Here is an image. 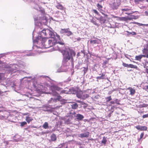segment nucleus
I'll return each mask as SVG.
<instances>
[{
    "mask_svg": "<svg viewBox=\"0 0 148 148\" xmlns=\"http://www.w3.org/2000/svg\"><path fill=\"white\" fill-rule=\"evenodd\" d=\"M92 11L98 16H100V14L99 12L96 10L93 9L92 10Z\"/></svg>",
    "mask_w": 148,
    "mask_h": 148,
    "instance_id": "obj_32",
    "label": "nucleus"
},
{
    "mask_svg": "<svg viewBox=\"0 0 148 148\" xmlns=\"http://www.w3.org/2000/svg\"><path fill=\"white\" fill-rule=\"evenodd\" d=\"M115 102L116 104L118 105H119L120 104V103H119V101L118 99H116L115 100Z\"/></svg>",
    "mask_w": 148,
    "mask_h": 148,
    "instance_id": "obj_42",
    "label": "nucleus"
},
{
    "mask_svg": "<svg viewBox=\"0 0 148 148\" xmlns=\"http://www.w3.org/2000/svg\"><path fill=\"white\" fill-rule=\"evenodd\" d=\"M65 143H63L60 144V145H59V148H61L62 147L64 146H65Z\"/></svg>",
    "mask_w": 148,
    "mask_h": 148,
    "instance_id": "obj_36",
    "label": "nucleus"
},
{
    "mask_svg": "<svg viewBox=\"0 0 148 148\" xmlns=\"http://www.w3.org/2000/svg\"><path fill=\"white\" fill-rule=\"evenodd\" d=\"M89 97V95L88 94L83 92L81 99H85Z\"/></svg>",
    "mask_w": 148,
    "mask_h": 148,
    "instance_id": "obj_16",
    "label": "nucleus"
},
{
    "mask_svg": "<svg viewBox=\"0 0 148 148\" xmlns=\"http://www.w3.org/2000/svg\"><path fill=\"white\" fill-rule=\"evenodd\" d=\"M43 127L45 129L48 128L49 127L48 123L47 122H45L44 124L43 125Z\"/></svg>",
    "mask_w": 148,
    "mask_h": 148,
    "instance_id": "obj_25",
    "label": "nucleus"
},
{
    "mask_svg": "<svg viewBox=\"0 0 148 148\" xmlns=\"http://www.w3.org/2000/svg\"><path fill=\"white\" fill-rule=\"evenodd\" d=\"M82 93L83 92L82 91L78 92L76 94L77 97L81 99Z\"/></svg>",
    "mask_w": 148,
    "mask_h": 148,
    "instance_id": "obj_19",
    "label": "nucleus"
},
{
    "mask_svg": "<svg viewBox=\"0 0 148 148\" xmlns=\"http://www.w3.org/2000/svg\"><path fill=\"white\" fill-rule=\"evenodd\" d=\"M73 114V115H75V116H76L75 115V114H76V113L75 112H73V113H72Z\"/></svg>",
    "mask_w": 148,
    "mask_h": 148,
    "instance_id": "obj_52",
    "label": "nucleus"
},
{
    "mask_svg": "<svg viewBox=\"0 0 148 148\" xmlns=\"http://www.w3.org/2000/svg\"><path fill=\"white\" fill-rule=\"evenodd\" d=\"M127 33V35H135L136 34V33L135 32H129L128 31H127L126 32Z\"/></svg>",
    "mask_w": 148,
    "mask_h": 148,
    "instance_id": "obj_28",
    "label": "nucleus"
},
{
    "mask_svg": "<svg viewBox=\"0 0 148 148\" xmlns=\"http://www.w3.org/2000/svg\"><path fill=\"white\" fill-rule=\"evenodd\" d=\"M139 0H134V1L136 3H138Z\"/></svg>",
    "mask_w": 148,
    "mask_h": 148,
    "instance_id": "obj_51",
    "label": "nucleus"
},
{
    "mask_svg": "<svg viewBox=\"0 0 148 148\" xmlns=\"http://www.w3.org/2000/svg\"><path fill=\"white\" fill-rule=\"evenodd\" d=\"M48 29H44L41 32V34L42 36H47V33H48ZM42 38H44L43 37H42Z\"/></svg>",
    "mask_w": 148,
    "mask_h": 148,
    "instance_id": "obj_10",
    "label": "nucleus"
},
{
    "mask_svg": "<svg viewBox=\"0 0 148 148\" xmlns=\"http://www.w3.org/2000/svg\"><path fill=\"white\" fill-rule=\"evenodd\" d=\"M53 95L54 96H57L56 99L57 100H58L59 101L64 102L65 101V100L64 99H62V97L60 96L59 95L58 93L56 92H54L52 91Z\"/></svg>",
    "mask_w": 148,
    "mask_h": 148,
    "instance_id": "obj_4",
    "label": "nucleus"
},
{
    "mask_svg": "<svg viewBox=\"0 0 148 148\" xmlns=\"http://www.w3.org/2000/svg\"><path fill=\"white\" fill-rule=\"evenodd\" d=\"M90 22L96 25L99 26V25L96 22L95 18L93 17H92V19L90 20Z\"/></svg>",
    "mask_w": 148,
    "mask_h": 148,
    "instance_id": "obj_15",
    "label": "nucleus"
},
{
    "mask_svg": "<svg viewBox=\"0 0 148 148\" xmlns=\"http://www.w3.org/2000/svg\"><path fill=\"white\" fill-rule=\"evenodd\" d=\"M145 13L146 15L148 16V11H145Z\"/></svg>",
    "mask_w": 148,
    "mask_h": 148,
    "instance_id": "obj_47",
    "label": "nucleus"
},
{
    "mask_svg": "<svg viewBox=\"0 0 148 148\" xmlns=\"http://www.w3.org/2000/svg\"><path fill=\"white\" fill-rule=\"evenodd\" d=\"M147 129V127L145 126L139 127V130H140L145 131Z\"/></svg>",
    "mask_w": 148,
    "mask_h": 148,
    "instance_id": "obj_22",
    "label": "nucleus"
},
{
    "mask_svg": "<svg viewBox=\"0 0 148 148\" xmlns=\"http://www.w3.org/2000/svg\"><path fill=\"white\" fill-rule=\"evenodd\" d=\"M55 39L57 42V44L58 43L62 45H64L63 40L60 38V36L59 35L56 34V39Z\"/></svg>",
    "mask_w": 148,
    "mask_h": 148,
    "instance_id": "obj_3",
    "label": "nucleus"
},
{
    "mask_svg": "<svg viewBox=\"0 0 148 148\" xmlns=\"http://www.w3.org/2000/svg\"><path fill=\"white\" fill-rule=\"evenodd\" d=\"M12 69V70H11V71H12V72H13V70L12 69Z\"/></svg>",
    "mask_w": 148,
    "mask_h": 148,
    "instance_id": "obj_58",
    "label": "nucleus"
},
{
    "mask_svg": "<svg viewBox=\"0 0 148 148\" xmlns=\"http://www.w3.org/2000/svg\"><path fill=\"white\" fill-rule=\"evenodd\" d=\"M106 102H108L109 101H110L112 99L111 96H110L108 97H106Z\"/></svg>",
    "mask_w": 148,
    "mask_h": 148,
    "instance_id": "obj_30",
    "label": "nucleus"
},
{
    "mask_svg": "<svg viewBox=\"0 0 148 148\" xmlns=\"http://www.w3.org/2000/svg\"><path fill=\"white\" fill-rule=\"evenodd\" d=\"M142 117L143 118H145L148 117V114L143 115L142 116Z\"/></svg>",
    "mask_w": 148,
    "mask_h": 148,
    "instance_id": "obj_39",
    "label": "nucleus"
},
{
    "mask_svg": "<svg viewBox=\"0 0 148 148\" xmlns=\"http://www.w3.org/2000/svg\"><path fill=\"white\" fill-rule=\"evenodd\" d=\"M106 137H103V139L101 141V143L103 144L104 145H105L107 142V140H106Z\"/></svg>",
    "mask_w": 148,
    "mask_h": 148,
    "instance_id": "obj_20",
    "label": "nucleus"
},
{
    "mask_svg": "<svg viewBox=\"0 0 148 148\" xmlns=\"http://www.w3.org/2000/svg\"><path fill=\"white\" fill-rule=\"evenodd\" d=\"M119 20L121 21H126L127 18L125 17H120L119 18Z\"/></svg>",
    "mask_w": 148,
    "mask_h": 148,
    "instance_id": "obj_29",
    "label": "nucleus"
},
{
    "mask_svg": "<svg viewBox=\"0 0 148 148\" xmlns=\"http://www.w3.org/2000/svg\"><path fill=\"white\" fill-rule=\"evenodd\" d=\"M57 42L56 40L53 38L48 39L47 38H42V43L45 48H49L54 46L57 44Z\"/></svg>",
    "mask_w": 148,
    "mask_h": 148,
    "instance_id": "obj_1",
    "label": "nucleus"
},
{
    "mask_svg": "<svg viewBox=\"0 0 148 148\" xmlns=\"http://www.w3.org/2000/svg\"><path fill=\"white\" fill-rule=\"evenodd\" d=\"M1 78V73H0V79Z\"/></svg>",
    "mask_w": 148,
    "mask_h": 148,
    "instance_id": "obj_55",
    "label": "nucleus"
},
{
    "mask_svg": "<svg viewBox=\"0 0 148 148\" xmlns=\"http://www.w3.org/2000/svg\"><path fill=\"white\" fill-rule=\"evenodd\" d=\"M127 89L129 90L130 92V94L132 95H133L135 92V90L131 87H129Z\"/></svg>",
    "mask_w": 148,
    "mask_h": 148,
    "instance_id": "obj_12",
    "label": "nucleus"
},
{
    "mask_svg": "<svg viewBox=\"0 0 148 148\" xmlns=\"http://www.w3.org/2000/svg\"><path fill=\"white\" fill-rule=\"evenodd\" d=\"M75 116L76 117V119L79 120L81 121L84 118V116L79 114H77Z\"/></svg>",
    "mask_w": 148,
    "mask_h": 148,
    "instance_id": "obj_11",
    "label": "nucleus"
},
{
    "mask_svg": "<svg viewBox=\"0 0 148 148\" xmlns=\"http://www.w3.org/2000/svg\"><path fill=\"white\" fill-rule=\"evenodd\" d=\"M104 15H105V16L107 17L108 16V15H107L104 14Z\"/></svg>",
    "mask_w": 148,
    "mask_h": 148,
    "instance_id": "obj_59",
    "label": "nucleus"
},
{
    "mask_svg": "<svg viewBox=\"0 0 148 148\" xmlns=\"http://www.w3.org/2000/svg\"><path fill=\"white\" fill-rule=\"evenodd\" d=\"M21 125H20L21 127H23L24 125H25L27 124V123L25 121H24L20 123Z\"/></svg>",
    "mask_w": 148,
    "mask_h": 148,
    "instance_id": "obj_33",
    "label": "nucleus"
},
{
    "mask_svg": "<svg viewBox=\"0 0 148 148\" xmlns=\"http://www.w3.org/2000/svg\"><path fill=\"white\" fill-rule=\"evenodd\" d=\"M25 120L27 122L29 123L31 121L33 120V119L31 117L29 116H27L26 117Z\"/></svg>",
    "mask_w": 148,
    "mask_h": 148,
    "instance_id": "obj_18",
    "label": "nucleus"
},
{
    "mask_svg": "<svg viewBox=\"0 0 148 148\" xmlns=\"http://www.w3.org/2000/svg\"><path fill=\"white\" fill-rule=\"evenodd\" d=\"M90 43L93 45L99 44L100 43V40H99L98 39H97L95 40H91L90 41Z\"/></svg>",
    "mask_w": 148,
    "mask_h": 148,
    "instance_id": "obj_13",
    "label": "nucleus"
},
{
    "mask_svg": "<svg viewBox=\"0 0 148 148\" xmlns=\"http://www.w3.org/2000/svg\"><path fill=\"white\" fill-rule=\"evenodd\" d=\"M89 136V133L88 132H87L83 133H81L80 134L79 136L81 138H88Z\"/></svg>",
    "mask_w": 148,
    "mask_h": 148,
    "instance_id": "obj_9",
    "label": "nucleus"
},
{
    "mask_svg": "<svg viewBox=\"0 0 148 148\" xmlns=\"http://www.w3.org/2000/svg\"><path fill=\"white\" fill-rule=\"evenodd\" d=\"M136 128L138 129L139 130V126H138L136 127Z\"/></svg>",
    "mask_w": 148,
    "mask_h": 148,
    "instance_id": "obj_53",
    "label": "nucleus"
},
{
    "mask_svg": "<svg viewBox=\"0 0 148 148\" xmlns=\"http://www.w3.org/2000/svg\"><path fill=\"white\" fill-rule=\"evenodd\" d=\"M128 66V68H132L137 69L138 68L137 66L133 65L132 64H129Z\"/></svg>",
    "mask_w": 148,
    "mask_h": 148,
    "instance_id": "obj_27",
    "label": "nucleus"
},
{
    "mask_svg": "<svg viewBox=\"0 0 148 148\" xmlns=\"http://www.w3.org/2000/svg\"><path fill=\"white\" fill-rule=\"evenodd\" d=\"M83 68H84V69L83 70L84 72V74H85L88 71V66H87V67H84Z\"/></svg>",
    "mask_w": 148,
    "mask_h": 148,
    "instance_id": "obj_31",
    "label": "nucleus"
},
{
    "mask_svg": "<svg viewBox=\"0 0 148 148\" xmlns=\"http://www.w3.org/2000/svg\"><path fill=\"white\" fill-rule=\"evenodd\" d=\"M143 56L148 58V50L146 49H144L143 50Z\"/></svg>",
    "mask_w": 148,
    "mask_h": 148,
    "instance_id": "obj_14",
    "label": "nucleus"
},
{
    "mask_svg": "<svg viewBox=\"0 0 148 148\" xmlns=\"http://www.w3.org/2000/svg\"><path fill=\"white\" fill-rule=\"evenodd\" d=\"M108 63V61H106L105 62H104L103 63V65H106Z\"/></svg>",
    "mask_w": 148,
    "mask_h": 148,
    "instance_id": "obj_44",
    "label": "nucleus"
},
{
    "mask_svg": "<svg viewBox=\"0 0 148 148\" xmlns=\"http://www.w3.org/2000/svg\"><path fill=\"white\" fill-rule=\"evenodd\" d=\"M54 88L55 90H57L58 91H60L61 90V88L57 86H55Z\"/></svg>",
    "mask_w": 148,
    "mask_h": 148,
    "instance_id": "obj_35",
    "label": "nucleus"
},
{
    "mask_svg": "<svg viewBox=\"0 0 148 148\" xmlns=\"http://www.w3.org/2000/svg\"><path fill=\"white\" fill-rule=\"evenodd\" d=\"M56 8L62 10L64 9L63 7L61 4H58L56 6Z\"/></svg>",
    "mask_w": 148,
    "mask_h": 148,
    "instance_id": "obj_23",
    "label": "nucleus"
},
{
    "mask_svg": "<svg viewBox=\"0 0 148 148\" xmlns=\"http://www.w3.org/2000/svg\"><path fill=\"white\" fill-rule=\"evenodd\" d=\"M67 33V35L68 36H70L72 34V32L70 31H69V30L67 31V32L66 33Z\"/></svg>",
    "mask_w": 148,
    "mask_h": 148,
    "instance_id": "obj_38",
    "label": "nucleus"
},
{
    "mask_svg": "<svg viewBox=\"0 0 148 148\" xmlns=\"http://www.w3.org/2000/svg\"><path fill=\"white\" fill-rule=\"evenodd\" d=\"M67 147H68L67 146L66 147V148H67Z\"/></svg>",
    "mask_w": 148,
    "mask_h": 148,
    "instance_id": "obj_61",
    "label": "nucleus"
},
{
    "mask_svg": "<svg viewBox=\"0 0 148 148\" xmlns=\"http://www.w3.org/2000/svg\"><path fill=\"white\" fill-rule=\"evenodd\" d=\"M97 20L99 21L101 23H104L106 20V18L105 17L101 16L100 18L95 17Z\"/></svg>",
    "mask_w": 148,
    "mask_h": 148,
    "instance_id": "obj_8",
    "label": "nucleus"
},
{
    "mask_svg": "<svg viewBox=\"0 0 148 148\" xmlns=\"http://www.w3.org/2000/svg\"><path fill=\"white\" fill-rule=\"evenodd\" d=\"M121 10L122 11H127L130 10V9H128V8H124V9H121Z\"/></svg>",
    "mask_w": 148,
    "mask_h": 148,
    "instance_id": "obj_40",
    "label": "nucleus"
},
{
    "mask_svg": "<svg viewBox=\"0 0 148 148\" xmlns=\"http://www.w3.org/2000/svg\"><path fill=\"white\" fill-rule=\"evenodd\" d=\"M97 6L98 8V9L99 10H101L103 8V6L100 5L99 3H98L97 4Z\"/></svg>",
    "mask_w": 148,
    "mask_h": 148,
    "instance_id": "obj_26",
    "label": "nucleus"
},
{
    "mask_svg": "<svg viewBox=\"0 0 148 148\" xmlns=\"http://www.w3.org/2000/svg\"><path fill=\"white\" fill-rule=\"evenodd\" d=\"M145 88L146 89L148 90V85H147L146 86H145Z\"/></svg>",
    "mask_w": 148,
    "mask_h": 148,
    "instance_id": "obj_49",
    "label": "nucleus"
},
{
    "mask_svg": "<svg viewBox=\"0 0 148 148\" xmlns=\"http://www.w3.org/2000/svg\"><path fill=\"white\" fill-rule=\"evenodd\" d=\"M77 57H79L80 56V53H78L77 54Z\"/></svg>",
    "mask_w": 148,
    "mask_h": 148,
    "instance_id": "obj_50",
    "label": "nucleus"
},
{
    "mask_svg": "<svg viewBox=\"0 0 148 148\" xmlns=\"http://www.w3.org/2000/svg\"><path fill=\"white\" fill-rule=\"evenodd\" d=\"M146 1L147 2H148V0H146Z\"/></svg>",
    "mask_w": 148,
    "mask_h": 148,
    "instance_id": "obj_60",
    "label": "nucleus"
},
{
    "mask_svg": "<svg viewBox=\"0 0 148 148\" xmlns=\"http://www.w3.org/2000/svg\"><path fill=\"white\" fill-rule=\"evenodd\" d=\"M51 140L52 141H55L56 140L57 138L56 135L54 134H53L51 136Z\"/></svg>",
    "mask_w": 148,
    "mask_h": 148,
    "instance_id": "obj_17",
    "label": "nucleus"
},
{
    "mask_svg": "<svg viewBox=\"0 0 148 148\" xmlns=\"http://www.w3.org/2000/svg\"><path fill=\"white\" fill-rule=\"evenodd\" d=\"M110 103L112 104H114L115 102H114V101H111L110 102Z\"/></svg>",
    "mask_w": 148,
    "mask_h": 148,
    "instance_id": "obj_46",
    "label": "nucleus"
},
{
    "mask_svg": "<svg viewBox=\"0 0 148 148\" xmlns=\"http://www.w3.org/2000/svg\"><path fill=\"white\" fill-rule=\"evenodd\" d=\"M66 91L65 90H62L60 93V94H62L63 93H67L66 92Z\"/></svg>",
    "mask_w": 148,
    "mask_h": 148,
    "instance_id": "obj_41",
    "label": "nucleus"
},
{
    "mask_svg": "<svg viewBox=\"0 0 148 148\" xmlns=\"http://www.w3.org/2000/svg\"><path fill=\"white\" fill-rule=\"evenodd\" d=\"M63 56V62L64 63H66L68 60L70 59L71 60V58L69 55V52L67 51L64 50L62 52Z\"/></svg>",
    "mask_w": 148,
    "mask_h": 148,
    "instance_id": "obj_2",
    "label": "nucleus"
},
{
    "mask_svg": "<svg viewBox=\"0 0 148 148\" xmlns=\"http://www.w3.org/2000/svg\"><path fill=\"white\" fill-rule=\"evenodd\" d=\"M105 74L102 73L101 76H98L97 77V79H103L104 78V76Z\"/></svg>",
    "mask_w": 148,
    "mask_h": 148,
    "instance_id": "obj_21",
    "label": "nucleus"
},
{
    "mask_svg": "<svg viewBox=\"0 0 148 148\" xmlns=\"http://www.w3.org/2000/svg\"><path fill=\"white\" fill-rule=\"evenodd\" d=\"M69 28L66 29H62V31L64 33H66L67 31L69 30Z\"/></svg>",
    "mask_w": 148,
    "mask_h": 148,
    "instance_id": "obj_34",
    "label": "nucleus"
},
{
    "mask_svg": "<svg viewBox=\"0 0 148 148\" xmlns=\"http://www.w3.org/2000/svg\"><path fill=\"white\" fill-rule=\"evenodd\" d=\"M120 5V3L117 1L114 2L111 6V8L113 10L117 9Z\"/></svg>",
    "mask_w": 148,
    "mask_h": 148,
    "instance_id": "obj_6",
    "label": "nucleus"
},
{
    "mask_svg": "<svg viewBox=\"0 0 148 148\" xmlns=\"http://www.w3.org/2000/svg\"><path fill=\"white\" fill-rule=\"evenodd\" d=\"M122 65H123V66H124V67H127V68H128L129 64H126L124 62H123Z\"/></svg>",
    "mask_w": 148,
    "mask_h": 148,
    "instance_id": "obj_37",
    "label": "nucleus"
},
{
    "mask_svg": "<svg viewBox=\"0 0 148 148\" xmlns=\"http://www.w3.org/2000/svg\"><path fill=\"white\" fill-rule=\"evenodd\" d=\"M48 33H47V36H46V38H53L54 36V33L50 30L49 29H48Z\"/></svg>",
    "mask_w": 148,
    "mask_h": 148,
    "instance_id": "obj_7",
    "label": "nucleus"
},
{
    "mask_svg": "<svg viewBox=\"0 0 148 148\" xmlns=\"http://www.w3.org/2000/svg\"><path fill=\"white\" fill-rule=\"evenodd\" d=\"M77 101L79 103H80V101Z\"/></svg>",
    "mask_w": 148,
    "mask_h": 148,
    "instance_id": "obj_57",
    "label": "nucleus"
},
{
    "mask_svg": "<svg viewBox=\"0 0 148 148\" xmlns=\"http://www.w3.org/2000/svg\"><path fill=\"white\" fill-rule=\"evenodd\" d=\"M78 106V104L77 103H75L71 105V108L74 109H76Z\"/></svg>",
    "mask_w": 148,
    "mask_h": 148,
    "instance_id": "obj_24",
    "label": "nucleus"
},
{
    "mask_svg": "<svg viewBox=\"0 0 148 148\" xmlns=\"http://www.w3.org/2000/svg\"><path fill=\"white\" fill-rule=\"evenodd\" d=\"M146 72L148 73V69H147Z\"/></svg>",
    "mask_w": 148,
    "mask_h": 148,
    "instance_id": "obj_54",
    "label": "nucleus"
},
{
    "mask_svg": "<svg viewBox=\"0 0 148 148\" xmlns=\"http://www.w3.org/2000/svg\"><path fill=\"white\" fill-rule=\"evenodd\" d=\"M79 148H82V147H80Z\"/></svg>",
    "mask_w": 148,
    "mask_h": 148,
    "instance_id": "obj_62",
    "label": "nucleus"
},
{
    "mask_svg": "<svg viewBox=\"0 0 148 148\" xmlns=\"http://www.w3.org/2000/svg\"><path fill=\"white\" fill-rule=\"evenodd\" d=\"M139 26H140V25H142V24H140V23H139Z\"/></svg>",
    "mask_w": 148,
    "mask_h": 148,
    "instance_id": "obj_56",
    "label": "nucleus"
},
{
    "mask_svg": "<svg viewBox=\"0 0 148 148\" xmlns=\"http://www.w3.org/2000/svg\"><path fill=\"white\" fill-rule=\"evenodd\" d=\"M55 49L56 50H60V48H59V47H57V48H55Z\"/></svg>",
    "mask_w": 148,
    "mask_h": 148,
    "instance_id": "obj_48",
    "label": "nucleus"
},
{
    "mask_svg": "<svg viewBox=\"0 0 148 148\" xmlns=\"http://www.w3.org/2000/svg\"><path fill=\"white\" fill-rule=\"evenodd\" d=\"M144 135V132H143V133H142L140 135V139H141L143 138V136Z\"/></svg>",
    "mask_w": 148,
    "mask_h": 148,
    "instance_id": "obj_43",
    "label": "nucleus"
},
{
    "mask_svg": "<svg viewBox=\"0 0 148 148\" xmlns=\"http://www.w3.org/2000/svg\"><path fill=\"white\" fill-rule=\"evenodd\" d=\"M69 52L70 54V56L71 58V61L73 62L74 61L73 57L75 56L76 53L75 51L72 49H69Z\"/></svg>",
    "mask_w": 148,
    "mask_h": 148,
    "instance_id": "obj_5",
    "label": "nucleus"
},
{
    "mask_svg": "<svg viewBox=\"0 0 148 148\" xmlns=\"http://www.w3.org/2000/svg\"><path fill=\"white\" fill-rule=\"evenodd\" d=\"M135 58L136 60H139V56H136Z\"/></svg>",
    "mask_w": 148,
    "mask_h": 148,
    "instance_id": "obj_45",
    "label": "nucleus"
}]
</instances>
